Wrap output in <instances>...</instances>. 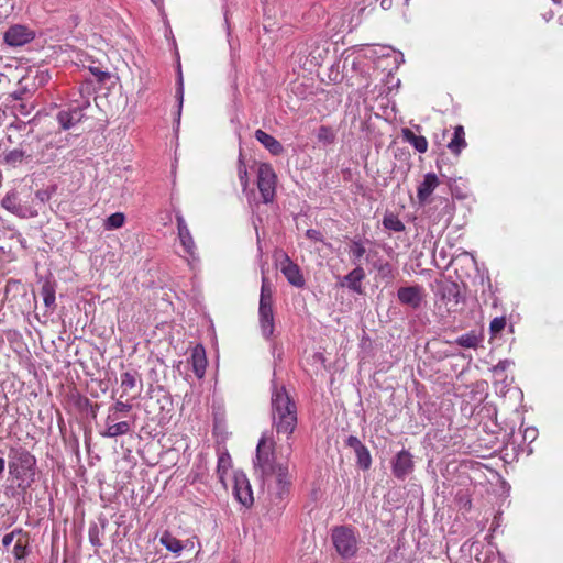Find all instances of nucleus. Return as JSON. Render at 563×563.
<instances>
[{"label":"nucleus","instance_id":"46","mask_svg":"<svg viewBox=\"0 0 563 563\" xmlns=\"http://www.w3.org/2000/svg\"><path fill=\"white\" fill-rule=\"evenodd\" d=\"M176 222H177L178 233L189 230L184 217L180 213L176 214Z\"/></svg>","mask_w":563,"mask_h":563},{"label":"nucleus","instance_id":"22","mask_svg":"<svg viewBox=\"0 0 563 563\" xmlns=\"http://www.w3.org/2000/svg\"><path fill=\"white\" fill-rule=\"evenodd\" d=\"M131 431V424L128 421L107 422V429L100 434L103 438H115L119 435L128 434Z\"/></svg>","mask_w":563,"mask_h":563},{"label":"nucleus","instance_id":"29","mask_svg":"<svg viewBox=\"0 0 563 563\" xmlns=\"http://www.w3.org/2000/svg\"><path fill=\"white\" fill-rule=\"evenodd\" d=\"M374 267L383 280L391 282L396 276V268L389 262H377Z\"/></svg>","mask_w":563,"mask_h":563},{"label":"nucleus","instance_id":"23","mask_svg":"<svg viewBox=\"0 0 563 563\" xmlns=\"http://www.w3.org/2000/svg\"><path fill=\"white\" fill-rule=\"evenodd\" d=\"M402 137L410 143L419 153H426L428 150V141L424 136L416 135L410 129H402Z\"/></svg>","mask_w":563,"mask_h":563},{"label":"nucleus","instance_id":"42","mask_svg":"<svg viewBox=\"0 0 563 563\" xmlns=\"http://www.w3.org/2000/svg\"><path fill=\"white\" fill-rule=\"evenodd\" d=\"M230 466V455L222 454L218 459V473L220 474V478H222V472H224Z\"/></svg>","mask_w":563,"mask_h":563},{"label":"nucleus","instance_id":"16","mask_svg":"<svg viewBox=\"0 0 563 563\" xmlns=\"http://www.w3.org/2000/svg\"><path fill=\"white\" fill-rule=\"evenodd\" d=\"M1 206L9 212L20 218L34 217L37 214L36 212H32L29 210V208L19 203L16 191L8 192L1 201Z\"/></svg>","mask_w":563,"mask_h":563},{"label":"nucleus","instance_id":"51","mask_svg":"<svg viewBox=\"0 0 563 563\" xmlns=\"http://www.w3.org/2000/svg\"><path fill=\"white\" fill-rule=\"evenodd\" d=\"M22 95H23V91H15V92H13L12 96L15 100H22Z\"/></svg>","mask_w":563,"mask_h":563},{"label":"nucleus","instance_id":"44","mask_svg":"<svg viewBox=\"0 0 563 563\" xmlns=\"http://www.w3.org/2000/svg\"><path fill=\"white\" fill-rule=\"evenodd\" d=\"M79 93H80L81 100H85V99L89 100V97L91 95L90 84L89 82L81 84L79 87Z\"/></svg>","mask_w":563,"mask_h":563},{"label":"nucleus","instance_id":"3","mask_svg":"<svg viewBox=\"0 0 563 563\" xmlns=\"http://www.w3.org/2000/svg\"><path fill=\"white\" fill-rule=\"evenodd\" d=\"M8 459L9 474L19 482L18 487L25 490L34 482L35 456L27 449L19 445L9 449Z\"/></svg>","mask_w":563,"mask_h":563},{"label":"nucleus","instance_id":"5","mask_svg":"<svg viewBox=\"0 0 563 563\" xmlns=\"http://www.w3.org/2000/svg\"><path fill=\"white\" fill-rule=\"evenodd\" d=\"M258 319L262 335L269 340L274 334L275 321L273 311V290L271 283L266 276L262 277Z\"/></svg>","mask_w":563,"mask_h":563},{"label":"nucleus","instance_id":"35","mask_svg":"<svg viewBox=\"0 0 563 563\" xmlns=\"http://www.w3.org/2000/svg\"><path fill=\"white\" fill-rule=\"evenodd\" d=\"M125 217L121 212H115L109 216L106 220L104 227L107 230L119 229L124 224Z\"/></svg>","mask_w":563,"mask_h":563},{"label":"nucleus","instance_id":"12","mask_svg":"<svg viewBox=\"0 0 563 563\" xmlns=\"http://www.w3.org/2000/svg\"><path fill=\"white\" fill-rule=\"evenodd\" d=\"M234 495L236 499L245 507H250L253 505L254 498L252 488L249 479L243 473L234 474Z\"/></svg>","mask_w":563,"mask_h":563},{"label":"nucleus","instance_id":"48","mask_svg":"<svg viewBox=\"0 0 563 563\" xmlns=\"http://www.w3.org/2000/svg\"><path fill=\"white\" fill-rule=\"evenodd\" d=\"M509 362L508 361H500L497 366H496V369H501V371H505L508 366Z\"/></svg>","mask_w":563,"mask_h":563},{"label":"nucleus","instance_id":"38","mask_svg":"<svg viewBox=\"0 0 563 563\" xmlns=\"http://www.w3.org/2000/svg\"><path fill=\"white\" fill-rule=\"evenodd\" d=\"M55 191H56V186H49L45 189L37 190L35 192V197L41 203H45L52 198V196Z\"/></svg>","mask_w":563,"mask_h":563},{"label":"nucleus","instance_id":"4","mask_svg":"<svg viewBox=\"0 0 563 563\" xmlns=\"http://www.w3.org/2000/svg\"><path fill=\"white\" fill-rule=\"evenodd\" d=\"M330 538L341 559L351 560L356 556L361 539L354 527L350 525L334 526L331 529Z\"/></svg>","mask_w":563,"mask_h":563},{"label":"nucleus","instance_id":"33","mask_svg":"<svg viewBox=\"0 0 563 563\" xmlns=\"http://www.w3.org/2000/svg\"><path fill=\"white\" fill-rule=\"evenodd\" d=\"M238 177L241 183L243 191H245L249 187V175L242 153H240L238 161Z\"/></svg>","mask_w":563,"mask_h":563},{"label":"nucleus","instance_id":"13","mask_svg":"<svg viewBox=\"0 0 563 563\" xmlns=\"http://www.w3.org/2000/svg\"><path fill=\"white\" fill-rule=\"evenodd\" d=\"M346 446L354 450L356 455V463L360 468L366 471L372 465V456L368 449L355 435H349L345 440Z\"/></svg>","mask_w":563,"mask_h":563},{"label":"nucleus","instance_id":"24","mask_svg":"<svg viewBox=\"0 0 563 563\" xmlns=\"http://www.w3.org/2000/svg\"><path fill=\"white\" fill-rule=\"evenodd\" d=\"M24 158H33V152L26 148V144H21L20 148L9 151L4 155L5 163L11 165L21 163Z\"/></svg>","mask_w":563,"mask_h":563},{"label":"nucleus","instance_id":"30","mask_svg":"<svg viewBox=\"0 0 563 563\" xmlns=\"http://www.w3.org/2000/svg\"><path fill=\"white\" fill-rule=\"evenodd\" d=\"M179 241L184 247V251L194 260L196 258V245L194 238L189 230L178 233Z\"/></svg>","mask_w":563,"mask_h":563},{"label":"nucleus","instance_id":"27","mask_svg":"<svg viewBox=\"0 0 563 563\" xmlns=\"http://www.w3.org/2000/svg\"><path fill=\"white\" fill-rule=\"evenodd\" d=\"M159 542L170 552L175 553V554H179L183 549H184V545L181 544V541L178 540L176 537H174L170 532L168 531H165L161 539H159Z\"/></svg>","mask_w":563,"mask_h":563},{"label":"nucleus","instance_id":"14","mask_svg":"<svg viewBox=\"0 0 563 563\" xmlns=\"http://www.w3.org/2000/svg\"><path fill=\"white\" fill-rule=\"evenodd\" d=\"M441 300L449 306L448 310H456L462 300L460 286L454 282L444 283L439 288Z\"/></svg>","mask_w":563,"mask_h":563},{"label":"nucleus","instance_id":"41","mask_svg":"<svg viewBox=\"0 0 563 563\" xmlns=\"http://www.w3.org/2000/svg\"><path fill=\"white\" fill-rule=\"evenodd\" d=\"M99 533H100V530L97 525H92L89 527V531H88L89 540H90L91 544L95 547H101Z\"/></svg>","mask_w":563,"mask_h":563},{"label":"nucleus","instance_id":"31","mask_svg":"<svg viewBox=\"0 0 563 563\" xmlns=\"http://www.w3.org/2000/svg\"><path fill=\"white\" fill-rule=\"evenodd\" d=\"M132 408L129 402L118 400L110 409L107 417V422H114L119 419V413H128Z\"/></svg>","mask_w":563,"mask_h":563},{"label":"nucleus","instance_id":"36","mask_svg":"<svg viewBox=\"0 0 563 563\" xmlns=\"http://www.w3.org/2000/svg\"><path fill=\"white\" fill-rule=\"evenodd\" d=\"M25 531L22 528H15L10 533H7L2 538V545L8 548L14 540L16 541L20 537H24Z\"/></svg>","mask_w":563,"mask_h":563},{"label":"nucleus","instance_id":"40","mask_svg":"<svg viewBox=\"0 0 563 563\" xmlns=\"http://www.w3.org/2000/svg\"><path fill=\"white\" fill-rule=\"evenodd\" d=\"M177 85H178V87H177V91H176V97H177L178 106H179L178 115H180V109H181L183 101H184V80H183V74L180 70L178 71Z\"/></svg>","mask_w":563,"mask_h":563},{"label":"nucleus","instance_id":"34","mask_svg":"<svg viewBox=\"0 0 563 563\" xmlns=\"http://www.w3.org/2000/svg\"><path fill=\"white\" fill-rule=\"evenodd\" d=\"M366 253V249L360 240H353L350 245V254L353 263L360 262V260Z\"/></svg>","mask_w":563,"mask_h":563},{"label":"nucleus","instance_id":"1","mask_svg":"<svg viewBox=\"0 0 563 563\" xmlns=\"http://www.w3.org/2000/svg\"><path fill=\"white\" fill-rule=\"evenodd\" d=\"M275 441L266 432H264L257 443L256 454L253 461L255 474L263 482L276 477V498L283 499L288 492L290 485L288 476V464L278 463L275 459Z\"/></svg>","mask_w":563,"mask_h":563},{"label":"nucleus","instance_id":"37","mask_svg":"<svg viewBox=\"0 0 563 563\" xmlns=\"http://www.w3.org/2000/svg\"><path fill=\"white\" fill-rule=\"evenodd\" d=\"M135 374L131 372H124L123 374H121V386L124 388V390L132 389L135 387Z\"/></svg>","mask_w":563,"mask_h":563},{"label":"nucleus","instance_id":"43","mask_svg":"<svg viewBox=\"0 0 563 563\" xmlns=\"http://www.w3.org/2000/svg\"><path fill=\"white\" fill-rule=\"evenodd\" d=\"M90 71L99 84H102L110 78V74L108 71H103L98 67H90Z\"/></svg>","mask_w":563,"mask_h":563},{"label":"nucleus","instance_id":"39","mask_svg":"<svg viewBox=\"0 0 563 563\" xmlns=\"http://www.w3.org/2000/svg\"><path fill=\"white\" fill-rule=\"evenodd\" d=\"M505 325H506V319L504 317H497L492 320L489 330L493 335H496L501 330H504Z\"/></svg>","mask_w":563,"mask_h":563},{"label":"nucleus","instance_id":"2","mask_svg":"<svg viewBox=\"0 0 563 563\" xmlns=\"http://www.w3.org/2000/svg\"><path fill=\"white\" fill-rule=\"evenodd\" d=\"M272 424L278 435L290 439L298 424L296 402L285 387H275L271 399Z\"/></svg>","mask_w":563,"mask_h":563},{"label":"nucleus","instance_id":"47","mask_svg":"<svg viewBox=\"0 0 563 563\" xmlns=\"http://www.w3.org/2000/svg\"><path fill=\"white\" fill-rule=\"evenodd\" d=\"M15 110H16V112H18L19 114H21V115H27V114H30V108L27 107V104H26V103H23V102H21V103L16 104V106H15Z\"/></svg>","mask_w":563,"mask_h":563},{"label":"nucleus","instance_id":"28","mask_svg":"<svg viewBox=\"0 0 563 563\" xmlns=\"http://www.w3.org/2000/svg\"><path fill=\"white\" fill-rule=\"evenodd\" d=\"M317 140L323 145H331L336 140V133L331 126L321 125L317 131Z\"/></svg>","mask_w":563,"mask_h":563},{"label":"nucleus","instance_id":"10","mask_svg":"<svg viewBox=\"0 0 563 563\" xmlns=\"http://www.w3.org/2000/svg\"><path fill=\"white\" fill-rule=\"evenodd\" d=\"M280 257V272L287 282L294 287L303 288L306 280L300 267L286 253L282 252Z\"/></svg>","mask_w":563,"mask_h":563},{"label":"nucleus","instance_id":"11","mask_svg":"<svg viewBox=\"0 0 563 563\" xmlns=\"http://www.w3.org/2000/svg\"><path fill=\"white\" fill-rule=\"evenodd\" d=\"M423 296V288L420 285L400 287L397 290L399 302L412 309H419L421 307Z\"/></svg>","mask_w":563,"mask_h":563},{"label":"nucleus","instance_id":"15","mask_svg":"<svg viewBox=\"0 0 563 563\" xmlns=\"http://www.w3.org/2000/svg\"><path fill=\"white\" fill-rule=\"evenodd\" d=\"M365 276L366 275L363 267L356 266L347 275H345L339 280V286L346 287L353 292L362 295L364 292L362 282L364 280Z\"/></svg>","mask_w":563,"mask_h":563},{"label":"nucleus","instance_id":"8","mask_svg":"<svg viewBox=\"0 0 563 563\" xmlns=\"http://www.w3.org/2000/svg\"><path fill=\"white\" fill-rule=\"evenodd\" d=\"M35 38V31L23 24L11 25L3 35L4 43L11 47L23 46Z\"/></svg>","mask_w":563,"mask_h":563},{"label":"nucleus","instance_id":"7","mask_svg":"<svg viewBox=\"0 0 563 563\" xmlns=\"http://www.w3.org/2000/svg\"><path fill=\"white\" fill-rule=\"evenodd\" d=\"M90 107V100H74L66 110L57 114V120L64 130H68L85 118V110Z\"/></svg>","mask_w":563,"mask_h":563},{"label":"nucleus","instance_id":"25","mask_svg":"<svg viewBox=\"0 0 563 563\" xmlns=\"http://www.w3.org/2000/svg\"><path fill=\"white\" fill-rule=\"evenodd\" d=\"M466 146L465 132L462 125H457L454 129L453 137L448 144L449 150L459 155L461 151Z\"/></svg>","mask_w":563,"mask_h":563},{"label":"nucleus","instance_id":"20","mask_svg":"<svg viewBox=\"0 0 563 563\" xmlns=\"http://www.w3.org/2000/svg\"><path fill=\"white\" fill-rule=\"evenodd\" d=\"M31 537L27 531H25V536L20 537L12 549V555L14 558V563H25L26 558L31 554Z\"/></svg>","mask_w":563,"mask_h":563},{"label":"nucleus","instance_id":"49","mask_svg":"<svg viewBox=\"0 0 563 563\" xmlns=\"http://www.w3.org/2000/svg\"><path fill=\"white\" fill-rule=\"evenodd\" d=\"M391 4V0H382L380 5L383 9H388Z\"/></svg>","mask_w":563,"mask_h":563},{"label":"nucleus","instance_id":"26","mask_svg":"<svg viewBox=\"0 0 563 563\" xmlns=\"http://www.w3.org/2000/svg\"><path fill=\"white\" fill-rule=\"evenodd\" d=\"M40 295L42 296L46 308H48V309L55 308V285L52 282H49V280L43 282L41 289H40Z\"/></svg>","mask_w":563,"mask_h":563},{"label":"nucleus","instance_id":"6","mask_svg":"<svg viewBox=\"0 0 563 563\" xmlns=\"http://www.w3.org/2000/svg\"><path fill=\"white\" fill-rule=\"evenodd\" d=\"M277 176L268 163H262L257 168V188L264 203L273 202L276 192Z\"/></svg>","mask_w":563,"mask_h":563},{"label":"nucleus","instance_id":"50","mask_svg":"<svg viewBox=\"0 0 563 563\" xmlns=\"http://www.w3.org/2000/svg\"><path fill=\"white\" fill-rule=\"evenodd\" d=\"M4 468H5V461L3 457H0V476L4 472Z\"/></svg>","mask_w":563,"mask_h":563},{"label":"nucleus","instance_id":"45","mask_svg":"<svg viewBox=\"0 0 563 563\" xmlns=\"http://www.w3.org/2000/svg\"><path fill=\"white\" fill-rule=\"evenodd\" d=\"M306 236L316 242H321L323 240L321 232L313 229L307 230Z\"/></svg>","mask_w":563,"mask_h":563},{"label":"nucleus","instance_id":"19","mask_svg":"<svg viewBox=\"0 0 563 563\" xmlns=\"http://www.w3.org/2000/svg\"><path fill=\"white\" fill-rule=\"evenodd\" d=\"M190 362L195 375L198 378H202L205 376L207 367V357L202 345L198 344L192 349Z\"/></svg>","mask_w":563,"mask_h":563},{"label":"nucleus","instance_id":"17","mask_svg":"<svg viewBox=\"0 0 563 563\" xmlns=\"http://www.w3.org/2000/svg\"><path fill=\"white\" fill-rule=\"evenodd\" d=\"M254 137L272 155L279 156L284 153L283 144L271 134L263 130H256Z\"/></svg>","mask_w":563,"mask_h":563},{"label":"nucleus","instance_id":"21","mask_svg":"<svg viewBox=\"0 0 563 563\" xmlns=\"http://www.w3.org/2000/svg\"><path fill=\"white\" fill-rule=\"evenodd\" d=\"M483 339L484 336L482 332L472 330L467 333L460 335L455 340V343L465 349H477L479 344L483 342Z\"/></svg>","mask_w":563,"mask_h":563},{"label":"nucleus","instance_id":"32","mask_svg":"<svg viewBox=\"0 0 563 563\" xmlns=\"http://www.w3.org/2000/svg\"><path fill=\"white\" fill-rule=\"evenodd\" d=\"M383 225L387 230H390V231H394V232H402L405 230V224L394 213H388V214L384 216Z\"/></svg>","mask_w":563,"mask_h":563},{"label":"nucleus","instance_id":"18","mask_svg":"<svg viewBox=\"0 0 563 563\" xmlns=\"http://www.w3.org/2000/svg\"><path fill=\"white\" fill-rule=\"evenodd\" d=\"M439 185V179L434 173H428L423 181L418 186L417 197L420 203L428 201L431 194Z\"/></svg>","mask_w":563,"mask_h":563},{"label":"nucleus","instance_id":"9","mask_svg":"<svg viewBox=\"0 0 563 563\" xmlns=\"http://www.w3.org/2000/svg\"><path fill=\"white\" fill-rule=\"evenodd\" d=\"M415 470L412 454L407 450H401L391 461V471L399 481H405Z\"/></svg>","mask_w":563,"mask_h":563}]
</instances>
